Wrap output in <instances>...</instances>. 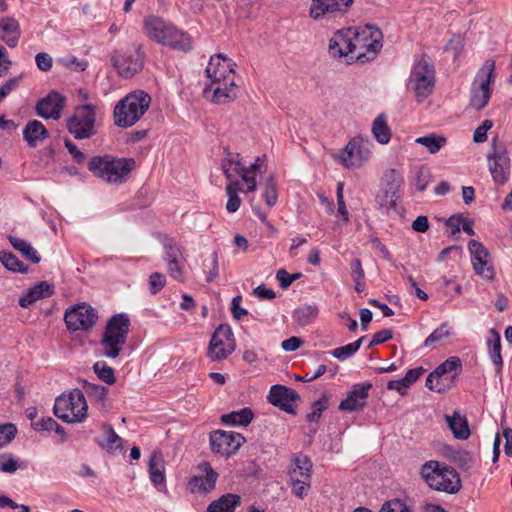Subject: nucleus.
I'll return each instance as SVG.
<instances>
[{"mask_svg": "<svg viewBox=\"0 0 512 512\" xmlns=\"http://www.w3.org/2000/svg\"><path fill=\"white\" fill-rule=\"evenodd\" d=\"M65 97L57 91H51L46 97L38 101L36 113L44 119L58 120L64 107Z\"/></svg>", "mask_w": 512, "mask_h": 512, "instance_id": "4be33fe9", "label": "nucleus"}, {"mask_svg": "<svg viewBox=\"0 0 512 512\" xmlns=\"http://www.w3.org/2000/svg\"><path fill=\"white\" fill-rule=\"evenodd\" d=\"M231 164H235L234 173L239 175L247 184V192H254L257 189L255 174L249 173L247 167L241 162V156L239 153L233 154L228 152L226 157L222 160L221 167L228 180L233 178V174L230 172Z\"/></svg>", "mask_w": 512, "mask_h": 512, "instance_id": "6ab92c4d", "label": "nucleus"}, {"mask_svg": "<svg viewBox=\"0 0 512 512\" xmlns=\"http://www.w3.org/2000/svg\"><path fill=\"white\" fill-rule=\"evenodd\" d=\"M166 285V277L164 274L154 272L149 277V286L151 294H157Z\"/></svg>", "mask_w": 512, "mask_h": 512, "instance_id": "680f3d73", "label": "nucleus"}, {"mask_svg": "<svg viewBox=\"0 0 512 512\" xmlns=\"http://www.w3.org/2000/svg\"><path fill=\"white\" fill-rule=\"evenodd\" d=\"M351 276L355 283V290L361 293L365 290V272L359 258H354L350 262Z\"/></svg>", "mask_w": 512, "mask_h": 512, "instance_id": "79ce46f5", "label": "nucleus"}, {"mask_svg": "<svg viewBox=\"0 0 512 512\" xmlns=\"http://www.w3.org/2000/svg\"><path fill=\"white\" fill-rule=\"evenodd\" d=\"M105 440L95 439L97 445L108 453H114L117 450H123V439L115 432L109 424L101 425Z\"/></svg>", "mask_w": 512, "mask_h": 512, "instance_id": "bb28decb", "label": "nucleus"}, {"mask_svg": "<svg viewBox=\"0 0 512 512\" xmlns=\"http://www.w3.org/2000/svg\"><path fill=\"white\" fill-rule=\"evenodd\" d=\"M461 368L462 363L460 358L456 356L449 357L443 363H441L434 371H432L431 378H442L444 382L446 380H452L458 375Z\"/></svg>", "mask_w": 512, "mask_h": 512, "instance_id": "c85d7f7f", "label": "nucleus"}, {"mask_svg": "<svg viewBox=\"0 0 512 512\" xmlns=\"http://www.w3.org/2000/svg\"><path fill=\"white\" fill-rule=\"evenodd\" d=\"M353 0H312L309 15L312 19L330 20L347 13Z\"/></svg>", "mask_w": 512, "mask_h": 512, "instance_id": "4468645a", "label": "nucleus"}, {"mask_svg": "<svg viewBox=\"0 0 512 512\" xmlns=\"http://www.w3.org/2000/svg\"><path fill=\"white\" fill-rule=\"evenodd\" d=\"M473 269L476 274L480 275L486 280H491L494 278V269L492 266L488 265L487 258L482 257H472Z\"/></svg>", "mask_w": 512, "mask_h": 512, "instance_id": "de8ad7c7", "label": "nucleus"}, {"mask_svg": "<svg viewBox=\"0 0 512 512\" xmlns=\"http://www.w3.org/2000/svg\"><path fill=\"white\" fill-rule=\"evenodd\" d=\"M403 184V177L395 169H388L384 172L382 177V187L394 188L393 190L399 191Z\"/></svg>", "mask_w": 512, "mask_h": 512, "instance_id": "8fccbe9b", "label": "nucleus"}, {"mask_svg": "<svg viewBox=\"0 0 512 512\" xmlns=\"http://www.w3.org/2000/svg\"><path fill=\"white\" fill-rule=\"evenodd\" d=\"M318 308L315 305H302L294 310L293 318L301 326L310 324L317 316Z\"/></svg>", "mask_w": 512, "mask_h": 512, "instance_id": "a19ab883", "label": "nucleus"}, {"mask_svg": "<svg viewBox=\"0 0 512 512\" xmlns=\"http://www.w3.org/2000/svg\"><path fill=\"white\" fill-rule=\"evenodd\" d=\"M96 310L86 303L78 304L65 312L64 321L70 331H86L97 321Z\"/></svg>", "mask_w": 512, "mask_h": 512, "instance_id": "ddd939ff", "label": "nucleus"}, {"mask_svg": "<svg viewBox=\"0 0 512 512\" xmlns=\"http://www.w3.org/2000/svg\"><path fill=\"white\" fill-rule=\"evenodd\" d=\"M234 64L223 54L218 53L210 58L205 69L210 83L204 88V96L216 104H225L237 96Z\"/></svg>", "mask_w": 512, "mask_h": 512, "instance_id": "f257e3e1", "label": "nucleus"}, {"mask_svg": "<svg viewBox=\"0 0 512 512\" xmlns=\"http://www.w3.org/2000/svg\"><path fill=\"white\" fill-rule=\"evenodd\" d=\"M83 389L91 401L98 404L101 408L106 409L108 404V388L98 384L84 381Z\"/></svg>", "mask_w": 512, "mask_h": 512, "instance_id": "72a5a7b5", "label": "nucleus"}, {"mask_svg": "<svg viewBox=\"0 0 512 512\" xmlns=\"http://www.w3.org/2000/svg\"><path fill=\"white\" fill-rule=\"evenodd\" d=\"M392 337H393V332L391 329H382L373 335V337L368 345V348H372L375 345L385 343L388 340H390Z\"/></svg>", "mask_w": 512, "mask_h": 512, "instance_id": "774afa93", "label": "nucleus"}, {"mask_svg": "<svg viewBox=\"0 0 512 512\" xmlns=\"http://www.w3.org/2000/svg\"><path fill=\"white\" fill-rule=\"evenodd\" d=\"M59 61L66 68L72 69V70L77 71V72L84 71L87 68V66H88L87 61H85V60H78L73 55H68L66 57H63Z\"/></svg>", "mask_w": 512, "mask_h": 512, "instance_id": "6e6d98bb", "label": "nucleus"}, {"mask_svg": "<svg viewBox=\"0 0 512 512\" xmlns=\"http://www.w3.org/2000/svg\"><path fill=\"white\" fill-rule=\"evenodd\" d=\"M36 66L39 70L47 72L52 68L53 60L52 57L45 52H40L35 56Z\"/></svg>", "mask_w": 512, "mask_h": 512, "instance_id": "0e129e2a", "label": "nucleus"}, {"mask_svg": "<svg viewBox=\"0 0 512 512\" xmlns=\"http://www.w3.org/2000/svg\"><path fill=\"white\" fill-rule=\"evenodd\" d=\"M287 483L291 487L292 493L300 499L306 497L311 488V481H301L292 478V480H288Z\"/></svg>", "mask_w": 512, "mask_h": 512, "instance_id": "603ef678", "label": "nucleus"}, {"mask_svg": "<svg viewBox=\"0 0 512 512\" xmlns=\"http://www.w3.org/2000/svg\"><path fill=\"white\" fill-rule=\"evenodd\" d=\"M372 133L380 144H387L390 141L391 131L384 114L378 115L373 121Z\"/></svg>", "mask_w": 512, "mask_h": 512, "instance_id": "58836bf2", "label": "nucleus"}, {"mask_svg": "<svg viewBox=\"0 0 512 512\" xmlns=\"http://www.w3.org/2000/svg\"><path fill=\"white\" fill-rule=\"evenodd\" d=\"M370 154V142L355 137L345 146L340 158L345 167L359 168L370 158Z\"/></svg>", "mask_w": 512, "mask_h": 512, "instance_id": "dca6fc26", "label": "nucleus"}, {"mask_svg": "<svg viewBox=\"0 0 512 512\" xmlns=\"http://www.w3.org/2000/svg\"><path fill=\"white\" fill-rule=\"evenodd\" d=\"M302 276L301 273L289 274L285 269H280L276 273V279L280 282L282 289H287L295 280Z\"/></svg>", "mask_w": 512, "mask_h": 512, "instance_id": "13d9d810", "label": "nucleus"}, {"mask_svg": "<svg viewBox=\"0 0 512 512\" xmlns=\"http://www.w3.org/2000/svg\"><path fill=\"white\" fill-rule=\"evenodd\" d=\"M435 86V69L426 56L418 59L411 70L407 88L414 92L418 102L424 101Z\"/></svg>", "mask_w": 512, "mask_h": 512, "instance_id": "6e6552de", "label": "nucleus"}, {"mask_svg": "<svg viewBox=\"0 0 512 512\" xmlns=\"http://www.w3.org/2000/svg\"><path fill=\"white\" fill-rule=\"evenodd\" d=\"M493 126L491 120H484L474 131L473 141L475 143H483L487 140V132Z\"/></svg>", "mask_w": 512, "mask_h": 512, "instance_id": "e2e57ef3", "label": "nucleus"}, {"mask_svg": "<svg viewBox=\"0 0 512 512\" xmlns=\"http://www.w3.org/2000/svg\"><path fill=\"white\" fill-rule=\"evenodd\" d=\"M88 405L84 392L73 389L63 393L55 400L53 412L56 417L66 423H81L87 417Z\"/></svg>", "mask_w": 512, "mask_h": 512, "instance_id": "423d86ee", "label": "nucleus"}, {"mask_svg": "<svg viewBox=\"0 0 512 512\" xmlns=\"http://www.w3.org/2000/svg\"><path fill=\"white\" fill-rule=\"evenodd\" d=\"M353 28L349 27L337 31L330 39L329 51L333 56L346 57L348 63H352L354 56Z\"/></svg>", "mask_w": 512, "mask_h": 512, "instance_id": "aec40b11", "label": "nucleus"}, {"mask_svg": "<svg viewBox=\"0 0 512 512\" xmlns=\"http://www.w3.org/2000/svg\"><path fill=\"white\" fill-rule=\"evenodd\" d=\"M209 441L213 453L228 458L239 450L245 438L240 433L216 430L210 433Z\"/></svg>", "mask_w": 512, "mask_h": 512, "instance_id": "f8f14e48", "label": "nucleus"}, {"mask_svg": "<svg viewBox=\"0 0 512 512\" xmlns=\"http://www.w3.org/2000/svg\"><path fill=\"white\" fill-rule=\"evenodd\" d=\"M125 343L126 340L124 339L104 333L101 340L103 355L109 358H116Z\"/></svg>", "mask_w": 512, "mask_h": 512, "instance_id": "e433bc0d", "label": "nucleus"}, {"mask_svg": "<svg viewBox=\"0 0 512 512\" xmlns=\"http://www.w3.org/2000/svg\"><path fill=\"white\" fill-rule=\"evenodd\" d=\"M135 167L133 158H116L111 155L94 156L88 169L96 177L112 184H122Z\"/></svg>", "mask_w": 512, "mask_h": 512, "instance_id": "20e7f679", "label": "nucleus"}, {"mask_svg": "<svg viewBox=\"0 0 512 512\" xmlns=\"http://www.w3.org/2000/svg\"><path fill=\"white\" fill-rule=\"evenodd\" d=\"M17 433L16 426L14 424H5L0 426V449L9 444Z\"/></svg>", "mask_w": 512, "mask_h": 512, "instance_id": "4d7b16f0", "label": "nucleus"}, {"mask_svg": "<svg viewBox=\"0 0 512 512\" xmlns=\"http://www.w3.org/2000/svg\"><path fill=\"white\" fill-rule=\"evenodd\" d=\"M371 388L372 384L369 382L354 385L347 397L341 401L339 409L349 412L362 409L366 404Z\"/></svg>", "mask_w": 512, "mask_h": 512, "instance_id": "5701e85b", "label": "nucleus"}, {"mask_svg": "<svg viewBox=\"0 0 512 512\" xmlns=\"http://www.w3.org/2000/svg\"><path fill=\"white\" fill-rule=\"evenodd\" d=\"M9 241L13 248L21 252L27 260L31 261L34 264L40 262L41 257L39 256L37 250L34 247H32L30 243L21 238L13 236H9Z\"/></svg>", "mask_w": 512, "mask_h": 512, "instance_id": "4c0bfd02", "label": "nucleus"}, {"mask_svg": "<svg viewBox=\"0 0 512 512\" xmlns=\"http://www.w3.org/2000/svg\"><path fill=\"white\" fill-rule=\"evenodd\" d=\"M393 189L394 188L381 187L380 191L377 193L375 202L380 209H385L388 211L395 208L397 202L400 201V192Z\"/></svg>", "mask_w": 512, "mask_h": 512, "instance_id": "c9c22d12", "label": "nucleus"}, {"mask_svg": "<svg viewBox=\"0 0 512 512\" xmlns=\"http://www.w3.org/2000/svg\"><path fill=\"white\" fill-rule=\"evenodd\" d=\"M143 58L141 45H135L134 51H114L111 61L121 77L131 78L142 70Z\"/></svg>", "mask_w": 512, "mask_h": 512, "instance_id": "9b49d317", "label": "nucleus"}, {"mask_svg": "<svg viewBox=\"0 0 512 512\" xmlns=\"http://www.w3.org/2000/svg\"><path fill=\"white\" fill-rule=\"evenodd\" d=\"M240 504L241 497L239 495L227 493L212 501L207 507V512H235Z\"/></svg>", "mask_w": 512, "mask_h": 512, "instance_id": "7c9ffc66", "label": "nucleus"}, {"mask_svg": "<svg viewBox=\"0 0 512 512\" xmlns=\"http://www.w3.org/2000/svg\"><path fill=\"white\" fill-rule=\"evenodd\" d=\"M234 349V335L231 329L228 326H219L210 339L208 357L213 361L226 359Z\"/></svg>", "mask_w": 512, "mask_h": 512, "instance_id": "2eb2a0df", "label": "nucleus"}, {"mask_svg": "<svg viewBox=\"0 0 512 512\" xmlns=\"http://www.w3.org/2000/svg\"><path fill=\"white\" fill-rule=\"evenodd\" d=\"M267 398L273 406L280 410L289 414H296V402L300 399V396L294 389L280 384L273 385Z\"/></svg>", "mask_w": 512, "mask_h": 512, "instance_id": "a211bd4d", "label": "nucleus"}, {"mask_svg": "<svg viewBox=\"0 0 512 512\" xmlns=\"http://www.w3.org/2000/svg\"><path fill=\"white\" fill-rule=\"evenodd\" d=\"M198 468L202 474L189 480V489L192 493H209L215 489L218 473L207 462L199 464Z\"/></svg>", "mask_w": 512, "mask_h": 512, "instance_id": "412c9836", "label": "nucleus"}, {"mask_svg": "<svg viewBox=\"0 0 512 512\" xmlns=\"http://www.w3.org/2000/svg\"><path fill=\"white\" fill-rule=\"evenodd\" d=\"M420 475L430 488L437 491L455 494L462 487L458 472L444 462H425L421 466Z\"/></svg>", "mask_w": 512, "mask_h": 512, "instance_id": "39448f33", "label": "nucleus"}, {"mask_svg": "<svg viewBox=\"0 0 512 512\" xmlns=\"http://www.w3.org/2000/svg\"><path fill=\"white\" fill-rule=\"evenodd\" d=\"M343 188H344V183L339 182L337 184L336 197H337L338 213L343 218V220L347 222L349 220V213L346 208L345 201H344Z\"/></svg>", "mask_w": 512, "mask_h": 512, "instance_id": "052dcab7", "label": "nucleus"}, {"mask_svg": "<svg viewBox=\"0 0 512 512\" xmlns=\"http://www.w3.org/2000/svg\"><path fill=\"white\" fill-rule=\"evenodd\" d=\"M495 61L488 59L477 72L471 86L470 105L477 109H483L489 102L491 92L490 84L494 79Z\"/></svg>", "mask_w": 512, "mask_h": 512, "instance_id": "9d476101", "label": "nucleus"}, {"mask_svg": "<svg viewBox=\"0 0 512 512\" xmlns=\"http://www.w3.org/2000/svg\"><path fill=\"white\" fill-rule=\"evenodd\" d=\"M415 142L427 148V150L435 154L447 143V139L444 136L430 133L428 135L418 137Z\"/></svg>", "mask_w": 512, "mask_h": 512, "instance_id": "ea45409f", "label": "nucleus"}, {"mask_svg": "<svg viewBox=\"0 0 512 512\" xmlns=\"http://www.w3.org/2000/svg\"><path fill=\"white\" fill-rule=\"evenodd\" d=\"M21 36L19 22L12 17H3L0 20V39L10 48L18 45Z\"/></svg>", "mask_w": 512, "mask_h": 512, "instance_id": "a878e982", "label": "nucleus"}, {"mask_svg": "<svg viewBox=\"0 0 512 512\" xmlns=\"http://www.w3.org/2000/svg\"><path fill=\"white\" fill-rule=\"evenodd\" d=\"M288 480L292 478L301 481H312V462L306 455L298 454L292 459L287 473Z\"/></svg>", "mask_w": 512, "mask_h": 512, "instance_id": "b1692460", "label": "nucleus"}, {"mask_svg": "<svg viewBox=\"0 0 512 512\" xmlns=\"http://www.w3.org/2000/svg\"><path fill=\"white\" fill-rule=\"evenodd\" d=\"M19 467L20 465L12 454L3 453L0 455V471L14 473Z\"/></svg>", "mask_w": 512, "mask_h": 512, "instance_id": "5fc2aeb1", "label": "nucleus"}, {"mask_svg": "<svg viewBox=\"0 0 512 512\" xmlns=\"http://www.w3.org/2000/svg\"><path fill=\"white\" fill-rule=\"evenodd\" d=\"M36 300L49 297L53 294V286L42 281L31 287L28 291Z\"/></svg>", "mask_w": 512, "mask_h": 512, "instance_id": "864d4df0", "label": "nucleus"}, {"mask_svg": "<svg viewBox=\"0 0 512 512\" xmlns=\"http://www.w3.org/2000/svg\"><path fill=\"white\" fill-rule=\"evenodd\" d=\"M487 346L489 356L495 365L496 373L499 374L502 370L503 360L501 356L500 334L495 329L490 330V336L487 338Z\"/></svg>", "mask_w": 512, "mask_h": 512, "instance_id": "473e14b6", "label": "nucleus"}, {"mask_svg": "<svg viewBox=\"0 0 512 512\" xmlns=\"http://www.w3.org/2000/svg\"><path fill=\"white\" fill-rule=\"evenodd\" d=\"M379 512H414L401 500H393L383 504Z\"/></svg>", "mask_w": 512, "mask_h": 512, "instance_id": "bf43d9fd", "label": "nucleus"}, {"mask_svg": "<svg viewBox=\"0 0 512 512\" xmlns=\"http://www.w3.org/2000/svg\"><path fill=\"white\" fill-rule=\"evenodd\" d=\"M93 370L97 377L106 384H114L116 381L114 369L107 365L105 361H97L93 365Z\"/></svg>", "mask_w": 512, "mask_h": 512, "instance_id": "a18cd8bd", "label": "nucleus"}, {"mask_svg": "<svg viewBox=\"0 0 512 512\" xmlns=\"http://www.w3.org/2000/svg\"><path fill=\"white\" fill-rule=\"evenodd\" d=\"M262 197L267 206L273 207L274 205H276V203L278 201V192H277L275 179L273 176H269L266 179Z\"/></svg>", "mask_w": 512, "mask_h": 512, "instance_id": "49530a36", "label": "nucleus"}, {"mask_svg": "<svg viewBox=\"0 0 512 512\" xmlns=\"http://www.w3.org/2000/svg\"><path fill=\"white\" fill-rule=\"evenodd\" d=\"M488 167L493 181L498 185L505 184L510 177V158L503 149L493 146L488 156Z\"/></svg>", "mask_w": 512, "mask_h": 512, "instance_id": "f3484780", "label": "nucleus"}, {"mask_svg": "<svg viewBox=\"0 0 512 512\" xmlns=\"http://www.w3.org/2000/svg\"><path fill=\"white\" fill-rule=\"evenodd\" d=\"M48 136L47 129L38 120L29 121L23 130V137L30 147H36L39 142L48 138Z\"/></svg>", "mask_w": 512, "mask_h": 512, "instance_id": "c756f323", "label": "nucleus"}, {"mask_svg": "<svg viewBox=\"0 0 512 512\" xmlns=\"http://www.w3.org/2000/svg\"><path fill=\"white\" fill-rule=\"evenodd\" d=\"M329 398L323 395L320 399L316 400L312 404V411L307 414V420L309 422H317L324 410L328 407Z\"/></svg>", "mask_w": 512, "mask_h": 512, "instance_id": "3c124183", "label": "nucleus"}, {"mask_svg": "<svg viewBox=\"0 0 512 512\" xmlns=\"http://www.w3.org/2000/svg\"><path fill=\"white\" fill-rule=\"evenodd\" d=\"M446 422L455 438L466 440L470 436L468 421L458 411H455L451 416L446 415Z\"/></svg>", "mask_w": 512, "mask_h": 512, "instance_id": "2f4dec72", "label": "nucleus"}, {"mask_svg": "<svg viewBox=\"0 0 512 512\" xmlns=\"http://www.w3.org/2000/svg\"><path fill=\"white\" fill-rule=\"evenodd\" d=\"M0 260L8 270L13 272L26 273L28 271L23 262L11 252H0Z\"/></svg>", "mask_w": 512, "mask_h": 512, "instance_id": "c03bdc74", "label": "nucleus"}, {"mask_svg": "<svg viewBox=\"0 0 512 512\" xmlns=\"http://www.w3.org/2000/svg\"><path fill=\"white\" fill-rule=\"evenodd\" d=\"M129 326L130 319L127 314H116L108 321L104 333L127 340Z\"/></svg>", "mask_w": 512, "mask_h": 512, "instance_id": "cd10ccee", "label": "nucleus"}, {"mask_svg": "<svg viewBox=\"0 0 512 512\" xmlns=\"http://www.w3.org/2000/svg\"><path fill=\"white\" fill-rule=\"evenodd\" d=\"M451 335L449 326L447 323H442L436 328L424 341V347L434 348L435 343L449 337Z\"/></svg>", "mask_w": 512, "mask_h": 512, "instance_id": "09e8293b", "label": "nucleus"}, {"mask_svg": "<svg viewBox=\"0 0 512 512\" xmlns=\"http://www.w3.org/2000/svg\"><path fill=\"white\" fill-rule=\"evenodd\" d=\"M254 414L248 407L232 411L221 416V423L229 426H247L253 420Z\"/></svg>", "mask_w": 512, "mask_h": 512, "instance_id": "f704fd0d", "label": "nucleus"}, {"mask_svg": "<svg viewBox=\"0 0 512 512\" xmlns=\"http://www.w3.org/2000/svg\"><path fill=\"white\" fill-rule=\"evenodd\" d=\"M148 471L152 484L159 490L165 488V467L162 453L153 451L149 457Z\"/></svg>", "mask_w": 512, "mask_h": 512, "instance_id": "393cba45", "label": "nucleus"}, {"mask_svg": "<svg viewBox=\"0 0 512 512\" xmlns=\"http://www.w3.org/2000/svg\"><path fill=\"white\" fill-rule=\"evenodd\" d=\"M468 249L472 257L488 258L489 252L484 245L476 240H470L468 243Z\"/></svg>", "mask_w": 512, "mask_h": 512, "instance_id": "338daca9", "label": "nucleus"}, {"mask_svg": "<svg viewBox=\"0 0 512 512\" xmlns=\"http://www.w3.org/2000/svg\"><path fill=\"white\" fill-rule=\"evenodd\" d=\"M97 106L83 104L76 107L74 114L67 120V129L77 140L89 139L96 135Z\"/></svg>", "mask_w": 512, "mask_h": 512, "instance_id": "1a4fd4ad", "label": "nucleus"}, {"mask_svg": "<svg viewBox=\"0 0 512 512\" xmlns=\"http://www.w3.org/2000/svg\"><path fill=\"white\" fill-rule=\"evenodd\" d=\"M144 32L151 40L159 44L167 45L181 51H189L192 49L189 35L179 31L160 17H145Z\"/></svg>", "mask_w": 512, "mask_h": 512, "instance_id": "f03ea898", "label": "nucleus"}, {"mask_svg": "<svg viewBox=\"0 0 512 512\" xmlns=\"http://www.w3.org/2000/svg\"><path fill=\"white\" fill-rule=\"evenodd\" d=\"M21 79L22 75L10 78L0 87V102L19 86Z\"/></svg>", "mask_w": 512, "mask_h": 512, "instance_id": "69168bd1", "label": "nucleus"}, {"mask_svg": "<svg viewBox=\"0 0 512 512\" xmlns=\"http://www.w3.org/2000/svg\"><path fill=\"white\" fill-rule=\"evenodd\" d=\"M151 96L143 90H135L119 100L114 108V123L129 128L138 122L149 109Z\"/></svg>", "mask_w": 512, "mask_h": 512, "instance_id": "7ed1b4c3", "label": "nucleus"}, {"mask_svg": "<svg viewBox=\"0 0 512 512\" xmlns=\"http://www.w3.org/2000/svg\"><path fill=\"white\" fill-rule=\"evenodd\" d=\"M365 337H360L358 340L347 345L333 349L330 353L333 357L340 361H344L352 357L359 349Z\"/></svg>", "mask_w": 512, "mask_h": 512, "instance_id": "37998d69", "label": "nucleus"}, {"mask_svg": "<svg viewBox=\"0 0 512 512\" xmlns=\"http://www.w3.org/2000/svg\"><path fill=\"white\" fill-rule=\"evenodd\" d=\"M354 56L351 61L373 60L382 48V32L373 25L353 28Z\"/></svg>", "mask_w": 512, "mask_h": 512, "instance_id": "0eeeda50", "label": "nucleus"}]
</instances>
